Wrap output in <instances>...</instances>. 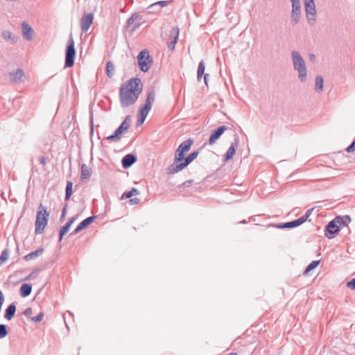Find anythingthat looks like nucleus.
<instances>
[{"instance_id":"nucleus-14","label":"nucleus","mask_w":355,"mask_h":355,"mask_svg":"<svg viewBox=\"0 0 355 355\" xmlns=\"http://www.w3.org/2000/svg\"><path fill=\"white\" fill-rule=\"evenodd\" d=\"M96 218V216H91L87 217L82 222H80L76 228L70 234V236H73L85 229L89 225H90L95 219Z\"/></svg>"},{"instance_id":"nucleus-52","label":"nucleus","mask_w":355,"mask_h":355,"mask_svg":"<svg viewBox=\"0 0 355 355\" xmlns=\"http://www.w3.org/2000/svg\"><path fill=\"white\" fill-rule=\"evenodd\" d=\"M117 130H119V132L121 134H123V132H127V130H125V129L123 128V127H122L121 125H119L117 128Z\"/></svg>"},{"instance_id":"nucleus-45","label":"nucleus","mask_w":355,"mask_h":355,"mask_svg":"<svg viewBox=\"0 0 355 355\" xmlns=\"http://www.w3.org/2000/svg\"><path fill=\"white\" fill-rule=\"evenodd\" d=\"M193 182V180H187L182 184L181 187H189Z\"/></svg>"},{"instance_id":"nucleus-49","label":"nucleus","mask_w":355,"mask_h":355,"mask_svg":"<svg viewBox=\"0 0 355 355\" xmlns=\"http://www.w3.org/2000/svg\"><path fill=\"white\" fill-rule=\"evenodd\" d=\"M140 200L137 198H132L129 200L130 204L135 205L139 202Z\"/></svg>"},{"instance_id":"nucleus-1","label":"nucleus","mask_w":355,"mask_h":355,"mask_svg":"<svg viewBox=\"0 0 355 355\" xmlns=\"http://www.w3.org/2000/svg\"><path fill=\"white\" fill-rule=\"evenodd\" d=\"M143 89L139 78H132L119 88V99L122 107H128L135 103Z\"/></svg>"},{"instance_id":"nucleus-29","label":"nucleus","mask_w":355,"mask_h":355,"mask_svg":"<svg viewBox=\"0 0 355 355\" xmlns=\"http://www.w3.org/2000/svg\"><path fill=\"white\" fill-rule=\"evenodd\" d=\"M73 183L71 182V181H67V185H66V189H65V200H68L71 195H72V192H73Z\"/></svg>"},{"instance_id":"nucleus-7","label":"nucleus","mask_w":355,"mask_h":355,"mask_svg":"<svg viewBox=\"0 0 355 355\" xmlns=\"http://www.w3.org/2000/svg\"><path fill=\"white\" fill-rule=\"evenodd\" d=\"M306 17L310 26H314L316 22V6L314 0H303Z\"/></svg>"},{"instance_id":"nucleus-27","label":"nucleus","mask_w":355,"mask_h":355,"mask_svg":"<svg viewBox=\"0 0 355 355\" xmlns=\"http://www.w3.org/2000/svg\"><path fill=\"white\" fill-rule=\"evenodd\" d=\"M205 63L204 60H201L198 67V71H197V79L198 81H200L202 77V75L205 73Z\"/></svg>"},{"instance_id":"nucleus-55","label":"nucleus","mask_w":355,"mask_h":355,"mask_svg":"<svg viewBox=\"0 0 355 355\" xmlns=\"http://www.w3.org/2000/svg\"><path fill=\"white\" fill-rule=\"evenodd\" d=\"M310 59L313 60L315 59V55L313 54H310Z\"/></svg>"},{"instance_id":"nucleus-47","label":"nucleus","mask_w":355,"mask_h":355,"mask_svg":"<svg viewBox=\"0 0 355 355\" xmlns=\"http://www.w3.org/2000/svg\"><path fill=\"white\" fill-rule=\"evenodd\" d=\"M67 205H68L67 204H65V205L63 207V208L62 209V215L60 217V220H62L63 218H64V216L66 215Z\"/></svg>"},{"instance_id":"nucleus-11","label":"nucleus","mask_w":355,"mask_h":355,"mask_svg":"<svg viewBox=\"0 0 355 355\" xmlns=\"http://www.w3.org/2000/svg\"><path fill=\"white\" fill-rule=\"evenodd\" d=\"M198 153H199L198 150L192 152L187 157H185L184 160L182 162H180L178 165H175V168H173L175 173L182 171L189 164H190L198 157Z\"/></svg>"},{"instance_id":"nucleus-12","label":"nucleus","mask_w":355,"mask_h":355,"mask_svg":"<svg viewBox=\"0 0 355 355\" xmlns=\"http://www.w3.org/2000/svg\"><path fill=\"white\" fill-rule=\"evenodd\" d=\"M180 35V28L178 26H174L169 34L168 40L169 41L167 42V46L169 50L173 51L175 44L178 42V38Z\"/></svg>"},{"instance_id":"nucleus-48","label":"nucleus","mask_w":355,"mask_h":355,"mask_svg":"<svg viewBox=\"0 0 355 355\" xmlns=\"http://www.w3.org/2000/svg\"><path fill=\"white\" fill-rule=\"evenodd\" d=\"M3 36L4 39L8 40L11 37V33L9 31L3 32Z\"/></svg>"},{"instance_id":"nucleus-6","label":"nucleus","mask_w":355,"mask_h":355,"mask_svg":"<svg viewBox=\"0 0 355 355\" xmlns=\"http://www.w3.org/2000/svg\"><path fill=\"white\" fill-rule=\"evenodd\" d=\"M76 56V49L74 47V41L71 33L65 50V62L64 68L71 67L74 64V59Z\"/></svg>"},{"instance_id":"nucleus-61","label":"nucleus","mask_w":355,"mask_h":355,"mask_svg":"<svg viewBox=\"0 0 355 355\" xmlns=\"http://www.w3.org/2000/svg\"><path fill=\"white\" fill-rule=\"evenodd\" d=\"M17 250H19V246L17 245Z\"/></svg>"},{"instance_id":"nucleus-21","label":"nucleus","mask_w":355,"mask_h":355,"mask_svg":"<svg viewBox=\"0 0 355 355\" xmlns=\"http://www.w3.org/2000/svg\"><path fill=\"white\" fill-rule=\"evenodd\" d=\"M76 220V218L75 217H72L71 218H70L67 222V223L63 226L62 227V228L60 229V233H59V241H61L64 235L68 232L70 227L71 226V225L73 223V222L75 221Z\"/></svg>"},{"instance_id":"nucleus-13","label":"nucleus","mask_w":355,"mask_h":355,"mask_svg":"<svg viewBox=\"0 0 355 355\" xmlns=\"http://www.w3.org/2000/svg\"><path fill=\"white\" fill-rule=\"evenodd\" d=\"M228 128L226 125L219 126L217 129L214 130L209 137L208 144L210 146L214 145L220 136L227 130Z\"/></svg>"},{"instance_id":"nucleus-42","label":"nucleus","mask_w":355,"mask_h":355,"mask_svg":"<svg viewBox=\"0 0 355 355\" xmlns=\"http://www.w3.org/2000/svg\"><path fill=\"white\" fill-rule=\"evenodd\" d=\"M142 24L141 19H135L134 26H132L131 31H136L137 28H139Z\"/></svg>"},{"instance_id":"nucleus-56","label":"nucleus","mask_w":355,"mask_h":355,"mask_svg":"<svg viewBox=\"0 0 355 355\" xmlns=\"http://www.w3.org/2000/svg\"><path fill=\"white\" fill-rule=\"evenodd\" d=\"M228 355H237L236 352H231Z\"/></svg>"},{"instance_id":"nucleus-64","label":"nucleus","mask_w":355,"mask_h":355,"mask_svg":"<svg viewBox=\"0 0 355 355\" xmlns=\"http://www.w3.org/2000/svg\"><path fill=\"white\" fill-rule=\"evenodd\" d=\"M354 348H355V344H354Z\"/></svg>"},{"instance_id":"nucleus-44","label":"nucleus","mask_w":355,"mask_h":355,"mask_svg":"<svg viewBox=\"0 0 355 355\" xmlns=\"http://www.w3.org/2000/svg\"><path fill=\"white\" fill-rule=\"evenodd\" d=\"M346 286L349 288H355V278L351 279L350 281L347 282L346 284Z\"/></svg>"},{"instance_id":"nucleus-22","label":"nucleus","mask_w":355,"mask_h":355,"mask_svg":"<svg viewBox=\"0 0 355 355\" xmlns=\"http://www.w3.org/2000/svg\"><path fill=\"white\" fill-rule=\"evenodd\" d=\"M16 312V306L14 303H12L8 306V307L5 310L4 318L10 320L15 316Z\"/></svg>"},{"instance_id":"nucleus-31","label":"nucleus","mask_w":355,"mask_h":355,"mask_svg":"<svg viewBox=\"0 0 355 355\" xmlns=\"http://www.w3.org/2000/svg\"><path fill=\"white\" fill-rule=\"evenodd\" d=\"M121 133H120L119 130L116 129L112 135L107 137L105 139L110 141H118L121 139Z\"/></svg>"},{"instance_id":"nucleus-3","label":"nucleus","mask_w":355,"mask_h":355,"mask_svg":"<svg viewBox=\"0 0 355 355\" xmlns=\"http://www.w3.org/2000/svg\"><path fill=\"white\" fill-rule=\"evenodd\" d=\"M293 69L298 72V78L303 83L306 80L307 70L305 61L297 51L291 52Z\"/></svg>"},{"instance_id":"nucleus-57","label":"nucleus","mask_w":355,"mask_h":355,"mask_svg":"<svg viewBox=\"0 0 355 355\" xmlns=\"http://www.w3.org/2000/svg\"><path fill=\"white\" fill-rule=\"evenodd\" d=\"M246 223H247V221L245 220H243L240 222V223H243V224H245Z\"/></svg>"},{"instance_id":"nucleus-53","label":"nucleus","mask_w":355,"mask_h":355,"mask_svg":"<svg viewBox=\"0 0 355 355\" xmlns=\"http://www.w3.org/2000/svg\"><path fill=\"white\" fill-rule=\"evenodd\" d=\"M24 288H32V285L28 283H24Z\"/></svg>"},{"instance_id":"nucleus-63","label":"nucleus","mask_w":355,"mask_h":355,"mask_svg":"<svg viewBox=\"0 0 355 355\" xmlns=\"http://www.w3.org/2000/svg\"><path fill=\"white\" fill-rule=\"evenodd\" d=\"M28 279V277H26L24 278V280H26V279Z\"/></svg>"},{"instance_id":"nucleus-26","label":"nucleus","mask_w":355,"mask_h":355,"mask_svg":"<svg viewBox=\"0 0 355 355\" xmlns=\"http://www.w3.org/2000/svg\"><path fill=\"white\" fill-rule=\"evenodd\" d=\"M22 77V69H17L15 72L9 73V78L12 82H17Z\"/></svg>"},{"instance_id":"nucleus-23","label":"nucleus","mask_w":355,"mask_h":355,"mask_svg":"<svg viewBox=\"0 0 355 355\" xmlns=\"http://www.w3.org/2000/svg\"><path fill=\"white\" fill-rule=\"evenodd\" d=\"M235 140V143H232L231 144V146H230V148H228L227 151L226 152L225 155V157H224V160L225 161H228L230 159H231L234 153H235V146L237 145V143H238V137H236L234 139Z\"/></svg>"},{"instance_id":"nucleus-34","label":"nucleus","mask_w":355,"mask_h":355,"mask_svg":"<svg viewBox=\"0 0 355 355\" xmlns=\"http://www.w3.org/2000/svg\"><path fill=\"white\" fill-rule=\"evenodd\" d=\"M135 19H142V17L137 13H134L132 16L127 20V26H134Z\"/></svg>"},{"instance_id":"nucleus-20","label":"nucleus","mask_w":355,"mask_h":355,"mask_svg":"<svg viewBox=\"0 0 355 355\" xmlns=\"http://www.w3.org/2000/svg\"><path fill=\"white\" fill-rule=\"evenodd\" d=\"M44 251V248H40L37 249L36 250L33 251V252L27 254L26 255L24 256V260L28 261H31L33 259H35L37 257H39L40 256H41L43 254Z\"/></svg>"},{"instance_id":"nucleus-4","label":"nucleus","mask_w":355,"mask_h":355,"mask_svg":"<svg viewBox=\"0 0 355 355\" xmlns=\"http://www.w3.org/2000/svg\"><path fill=\"white\" fill-rule=\"evenodd\" d=\"M49 217V213L46 209L41 204L37 209L35 221V232L36 234H40L43 232L45 227L47 225V222Z\"/></svg>"},{"instance_id":"nucleus-24","label":"nucleus","mask_w":355,"mask_h":355,"mask_svg":"<svg viewBox=\"0 0 355 355\" xmlns=\"http://www.w3.org/2000/svg\"><path fill=\"white\" fill-rule=\"evenodd\" d=\"M91 176V169L85 164L81 165L80 179L82 181L88 180Z\"/></svg>"},{"instance_id":"nucleus-16","label":"nucleus","mask_w":355,"mask_h":355,"mask_svg":"<svg viewBox=\"0 0 355 355\" xmlns=\"http://www.w3.org/2000/svg\"><path fill=\"white\" fill-rule=\"evenodd\" d=\"M137 162V157L133 154H127L122 160L121 164L123 168L127 169L132 166Z\"/></svg>"},{"instance_id":"nucleus-35","label":"nucleus","mask_w":355,"mask_h":355,"mask_svg":"<svg viewBox=\"0 0 355 355\" xmlns=\"http://www.w3.org/2000/svg\"><path fill=\"white\" fill-rule=\"evenodd\" d=\"M10 251L8 248L4 249L0 255V266L5 263L9 257Z\"/></svg>"},{"instance_id":"nucleus-50","label":"nucleus","mask_w":355,"mask_h":355,"mask_svg":"<svg viewBox=\"0 0 355 355\" xmlns=\"http://www.w3.org/2000/svg\"><path fill=\"white\" fill-rule=\"evenodd\" d=\"M90 127H91V132H94V121H93V116L92 114L90 116Z\"/></svg>"},{"instance_id":"nucleus-60","label":"nucleus","mask_w":355,"mask_h":355,"mask_svg":"<svg viewBox=\"0 0 355 355\" xmlns=\"http://www.w3.org/2000/svg\"><path fill=\"white\" fill-rule=\"evenodd\" d=\"M31 116H32V114H29V116H27V119H31Z\"/></svg>"},{"instance_id":"nucleus-10","label":"nucleus","mask_w":355,"mask_h":355,"mask_svg":"<svg viewBox=\"0 0 355 355\" xmlns=\"http://www.w3.org/2000/svg\"><path fill=\"white\" fill-rule=\"evenodd\" d=\"M340 229L338 225L336 220L334 218L325 227L324 235L328 239H331L335 237L338 234Z\"/></svg>"},{"instance_id":"nucleus-37","label":"nucleus","mask_w":355,"mask_h":355,"mask_svg":"<svg viewBox=\"0 0 355 355\" xmlns=\"http://www.w3.org/2000/svg\"><path fill=\"white\" fill-rule=\"evenodd\" d=\"M8 334V326L4 324H0V339L5 338Z\"/></svg>"},{"instance_id":"nucleus-19","label":"nucleus","mask_w":355,"mask_h":355,"mask_svg":"<svg viewBox=\"0 0 355 355\" xmlns=\"http://www.w3.org/2000/svg\"><path fill=\"white\" fill-rule=\"evenodd\" d=\"M301 225H302L301 220H299L298 219H297V220L290 221V222L279 223L276 225V227L279 228V229H285V228L290 229V228H294V227H298Z\"/></svg>"},{"instance_id":"nucleus-18","label":"nucleus","mask_w":355,"mask_h":355,"mask_svg":"<svg viewBox=\"0 0 355 355\" xmlns=\"http://www.w3.org/2000/svg\"><path fill=\"white\" fill-rule=\"evenodd\" d=\"M334 219L336 220L340 229L342 227L347 226V225L351 222V217L349 215L337 216L334 218Z\"/></svg>"},{"instance_id":"nucleus-15","label":"nucleus","mask_w":355,"mask_h":355,"mask_svg":"<svg viewBox=\"0 0 355 355\" xmlns=\"http://www.w3.org/2000/svg\"><path fill=\"white\" fill-rule=\"evenodd\" d=\"M94 19V14L88 13L84 15L80 21L81 31L83 33H87L90 26L92 25Z\"/></svg>"},{"instance_id":"nucleus-2","label":"nucleus","mask_w":355,"mask_h":355,"mask_svg":"<svg viewBox=\"0 0 355 355\" xmlns=\"http://www.w3.org/2000/svg\"><path fill=\"white\" fill-rule=\"evenodd\" d=\"M193 143V139H188L180 144V145L175 150L173 164L167 167L166 170L167 174L171 175L175 173L173 168H175V165H178L184 160L187 153L190 150Z\"/></svg>"},{"instance_id":"nucleus-39","label":"nucleus","mask_w":355,"mask_h":355,"mask_svg":"<svg viewBox=\"0 0 355 355\" xmlns=\"http://www.w3.org/2000/svg\"><path fill=\"white\" fill-rule=\"evenodd\" d=\"M312 211L313 209H310L306 211V214L303 216L298 218L299 220H301V224H303L308 219V218L311 216Z\"/></svg>"},{"instance_id":"nucleus-43","label":"nucleus","mask_w":355,"mask_h":355,"mask_svg":"<svg viewBox=\"0 0 355 355\" xmlns=\"http://www.w3.org/2000/svg\"><path fill=\"white\" fill-rule=\"evenodd\" d=\"M24 315L28 319L31 320V315H32V309L27 308L24 311Z\"/></svg>"},{"instance_id":"nucleus-46","label":"nucleus","mask_w":355,"mask_h":355,"mask_svg":"<svg viewBox=\"0 0 355 355\" xmlns=\"http://www.w3.org/2000/svg\"><path fill=\"white\" fill-rule=\"evenodd\" d=\"M39 162L42 164L43 166L46 165V158L44 156H41L38 158Z\"/></svg>"},{"instance_id":"nucleus-28","label":"nucleus","mask_w":355,"mask_h":355,"mask_svg":"<svg viewBox=\"0 0 355 355\" xmlns=\"http://www.w3.org/2000/svg\"><path fill=\"white\" fill-rule=\"evenodd\" d=\"M323 78L320 76L315 78V89L317 92H321L323 90Z\"/></svg>"},{"instance_id":"nucleus-40","label":"nucleus","mask_w":355,"mask_h":355,"mask_svg":"<svg viewBox=\"0 0 355 355\" xmlns=\"http://www.w3.org/2000/svg\"><path fill=\"white\" fill-rule=\"evenodd\" d=\"M312 211L313 209H310L306 211V214L303 216L298 218L299 220H301V224H303L308 219V218L311 216Z\"/></svg>"},{"instance_id":"nucleus-58","label":"nucleus","mask_w":355,"mask_h":355,"mask_svg":"<svg viewBox=\"0 0 355 355\" xmlns=\"http://www.w3.org/2000/svg\"><path fill=\"white\" fill-rule=\"evenodd\" d=\"M2 198H3L4 200H6L5 197H4V193H1V194Z\"/></svg>"},{"instance_id":"nucleus-5","label":"nucleus","mask_w":355,"mask_h":355,"mask_svg":"<svg viewBox=\"0 0 355 355\" xmlns=\"http://www.w3.org/2000/svg\"><path fill=\"white\" fill-rule=\"evenodd\" d=\"M155 99V94L154 91L148 92L147 97L145 100L144 105H142L139 109L138 115L137 123L141 125L144 123L146 120L151 107Z\"/></svg>"},{"instance_id":"nucleus-36","label":"nucleus","mask_w":355,"mask_h":355,"mask_svg":"<svg viewBox=\"0 0 355 355\" xmlns=\"http://www.w3.org/2000/svg\"><path fill=\"white\" fill-rule=\"evenodd\" d=\"M320 260H316V261H313L311 263H310L308 266L306 268L305 270H304V274H306L308 273L309 272H310L311 270H313L314 268H315L320 263Z\"/></svg>"},{"instance_id":"nucleus-33","label":"nucleus","mask_w":355,"mask_h":355,"mask_svg":"<svg viewBox=\"0 0 355 355\" xmlns=\"http://www.w3.org/2000/svg\"><path fill=\"white\" fill-rule=\"evenodd\" d=\"M114 71V65L111 62L109 61L106 64V74L109 78H112L113 76V72Z\"/></svg>"},{"instance_id":"nucleus-32","label":"nucleus","mask_w":355,"mask_h":355,"mask_svg":"<svg viewBox=\"0 0 355 355\" xmlns=\"http://www.w3.org/2000/svg\"><path fill=\"white\" fill-rule=\"evenodd\" d=\"M139 191L136 188H132L130 191L125 192L121 198H130L133 196L139 195Z\"/></svg>"},{"instance_id":"nucleus-25","label":"nucleus","mask_w":355,"mask_h":355,"mask_svg":"<svg viewBox=\"0 0 355 355\" xmlns=\"http://www.w3.org/2000/svg\"><path fill=\"white\" fill-rule=\"evenodd\" d=\"M169 3H170V1H159L155 2L154 3H152L148 8V9L149 10V12H159V10H156L157 6H159L161 7H164V6H168L169 4Z\"/></svg>"},{"instance_id":"nucleus-38","label":"nucleus","mask_w":355,"mask_h":355,"mask_svg":"<svg viewBox=\"0 0 355 355\" xmlns=\"http://www.w3.org/2000/svg\"><path fill=\"white\" fill-rule=\"evenodd\" d=\"M130 123H131L130 116H127L120 125L123 127V128L128 131L129 127L130 126Z\"/></svg>"},{"instance_id":"nucleus-51","label":"nucleus","mask_w":355,"mask_h":355,"mask_svg":"<svg viewBox=\"0 0 355 355\" xmlns=\"http://www.w3.org/2000/svg\"><path fill=\"white\" fill-rule=\"evenodd\" d=\"M32 290H24V297L28 296L31 293Z\"/></svg>"},{"instance_id":"nucleus-54","label":"nucleus","mask_w":355,"mask_h":355,"mask_svg":"<svg viewBox=\"0 0 355 355\" xmlns=\"http://www.w3.org/2000/svg\"><path fill=\"white\" fill-rule=\"evenodd\" d=\"M209 74L205 73L204 74V81L206 85H207V78H208Z\"/></svg>"},{"instance_id":"nucleus-41","label":"nucleus","mask_w":355,"mask_h":355,"mask_svg":"<svg viewBox=\"0 0 355 355\" xmlns=\"http://www.w3.org/2000/svg\"><path fill=\"white\" fill-rule=\"evenodd\" d=\"M44 317V313L42 312H40L35 317L31 318V321H33L34 322H40Z\"/></svg>"},{"instance_id":"nucleus-62","label":"nucleus","mask_w":355,"mask_h":355,"mask_svg":"<svg viewBox=\"0 0 355 355\" xmlns=\"http://www.w3.org/2000/svg\"><path fill=\"white\" fill-rule=\"evenodd\" d=\"M68 312H69V313L70 315H73L71 312H70V311H68Z\"/></svg>"},{"instance_id":"nucleus-17","label":"nucleus","mask_w":355,"mask_h":355,"mask_svg":"<svg viewBox=\"0 0 355 355\" xmlns=\"http://www.w3.org/2000/svg\"><path fill=\"white\" fill-rule=\"evenodd\" d=\"M35 36V31L26 22L24 21V40L31 41Z\"/></svg>"},{"instance_id":"nucleus-59","label":"nucleus","mask_w":355,"mask_h":355,"mask_svg":"<svg viewBox=\"0 0 355 355\" xmlns=\"http://www.w3.org/2000/svg\"><path fill=\"white\" fill-rule=\"evenodd\" d=\"M19 295H20L21 296H22V290H19Z\"/></svg>"},{"instance_id":"nucleus-9","label":"nucleus","mask_w":355,"mask_h":355,"mask_svg":"<svg viewBox=\"0 0 355 355\" xmlns=\"http://www.w3.org/2000/svg\"><path fill=\"white\" fill-rule=\"evenodd\" d=\"M292 3L291 11V22L293 25H296L299 21L301 16V4L300 0H291Z\"/></svg>"},{"instance_id":"nucleus-8","label":"nucleus","mask_w":355,"mask_h":355,"mask_svg":"<svg viewBox=\"0 0 355 355\" xmlns=\"http://www.w3.org/2000/svg\"><path fill=\"white\" fill-rule=\"evenodd\" d=\"M138 65L140 70L146 72L149 70L153 63V58L150 56L147 50H143L137 55Z\"/></svg>"},{"instance_id":"nucleus-30","label":"nucleus","mask_w":355,"mask_h":355,"mask_svg":"<svg viewBox=\"0 0 355 355\" xmlns=\"http://www.w3.org/2000/svg\"><path fill=\"white\" fill-rule=\"evenodd\" d=\"M19 275H21L20 272L19 273H15L12 275H10L8 278V284H12L13 286H16V284H18V283H20L21 282H22V279L21 278H17V277Z\"/></svg>"}]
</instances>
